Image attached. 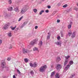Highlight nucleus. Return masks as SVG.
<instances>
[{"instance_id": "f257e3e1", "label": "nucleus", "mask_w": 78, "mask_h": 78, "mask_svg": "<svg viewBox=\"0 0 78 78\" xmlns=\"http://www.w3.org/2000/svg\"><path fill=\"white\" fill-rule=\"evenodd\" d=\"M47 68V66L46 65H44L41 66L39 69V71L40 72H44Z\"/></svg>"}, {"instance_id": "f03ea898", "label": "nucleus", "mask_w": 78, "mask_h": 78, "mask_svg": "<svg viewBox=\"0 0 78 78\" xmlns=\"http://www.w3.org/2000/svg\"><path fill=\"white\" fill-rule=\"evenodd\" d=\"M27 11V8L26 7H24L22 9H21L20 10V13L22 14H23L24 13H25L26 12V11Z\"/></svg>"}, {"instance_id": "7ed1b4c3", "label": "nucleus", "mask_w": 78, "mask_h": 78, "mask_svg": "<svg viewBox=\"0 0 78 78\" xmlns=\"http://www.w3.org/2000/svg\"><path fill=\"white\" fill-rule=\"evenodd\" d=\"M22 51L23 54H27V53H28V52H30V51H31L28 50L25 48H23Z\"/></svg>"}, {"instance_id": "20e7f679", "label": "nucleus", "mask_w": 78, "mask_h": 78, "mask_svg": "<svg viewBox=\"0 0 78 78\" xmlns=\"http://www.w3.org/2000/svg\"><path fill=\"white\" fill-rule=\"evenodd\" d=\"M37 41V39H35V40H34L33 41L30 42V45H33L36 44Z\"/></svg>"}, {"instance_id": "39448f33", "label": "nucleus", "mask_w": 78, "mask_h": 78, "mask_svg": "<svg viewBox=\"0 0 78 78\" xmlns=\"http://www.w3.org/2000/svg\"><path fill=\"white\" fill-rule=\"evenodd\" d=\"M71 65L69 64H68L66 67L65 68V69L64 71V72H66V71H67V70H68V69H69V68H70V66Z\"/></svg>"}, {"instance_id": "423d86ee", "label": "nucleus", "mask_w": 78, "mask_h": 78, "mask_svg": "<svg viewBox=\"0 0 78 78\" xmlns=\"http://www.w3.org/2000/svg\"><path fill=\"white\" fill-rule=\"evenodd\" d=\"M10 23H8L7 24H6L5 26L3 27V28L5 29V30H6V29H8V27H9V26Z\"/></svg>"}, {"instance_id": "0eeeda50", "label": "nucleus", "mask_w": 78, "mask_h": 78, "mask_svg": "<svg viewBox=\"0 0 78 78\" xmlns=\"http://www.w3.org/2000/svg\"><path fill=\"white\" fill-rule=\"evenodd\" d=\"M13 7L14 9V10L16 12H19V10L17 7L16 6H14Z\"/></svg>"}, {"instance_id": "6e6552de", "label": "nucleus", "mask_w": 78, "mask_h": 78, "mask_svg": "<svg viewBox=\"0 0 78 78\" xmlns=\"http://www.w3.org/2000/svg\"><path fill=\"white\" fill-rule=\"evenodd\" d=\"M5 62L4 61L2 62L1 64V67H2L3 69L5 68Z\"/></svg>"}, {"instance_id": "1a4fd4ad", "label": "nucleus", "mask_w": 78, "mask_h": 78, "mask_svg": "<svg viewBox=\"0 0 78 78\" xmlns=\"http://www.w3.org/2000/svg\"><path fill=\"white\" fill-rule=\"evenodd\" d=\"M62 67L60 64H58L56 69H57V70H59V69H61Z\"/></svg>"}, {"instance_id": "9d476101", "label": "nucleus", "mask_w": 78, "mask_h": 78, "mask_svg": "<svg viewBox=\"0 0 78 78\" xmlns=\"http://www.w3.org/2000/svg\"><path fill=\"white\" fill-rule=\"evenodd\" d=\"M27 24V22H25L20 27V28H23V26L24 25H25L26 24Z\"/></svg>"}, {"instance_id": "9b49d317", "label": "nucleus", "mask_w": 78, "mask_h": 78, "mask_svg": "<svg viewBox=\"0 0 78 78\" xmlns=\"http://www.w3.org/2000/svg\"><path fill=\"white\" fill-rule=\"evenodd\" d=\"M69 61V59H65V62L64 63V66H66L67 63H68V62Z\"/></svg>"}, {"instance_id": "f8f14e48", "label": "nucleus", "mask_w": 78, "mask_h": 78, "mask_svg": "<svg viewBox=\"0 0 78 78\" xmlns=\"http://www.w3.org/2000/svg\"><path fill=\"white\" fill-rule=\"evenodd\" d=\"M55 44H56V45H61V41L59 42V41H58L57 42H55Z\"/></svg>"}, {"instance_id": "ddd939ff", "label": "nucleus", "mask_w": 78, "mask_h": 78, "mask_svg": "<svg viewBox=\"0 0 78 78\" xmlns=\"http://www.w3.org/2000/svg\"><path fill=\"white\" fill-rule=\"evenodd\" d=\"M59 61H61V58H60V57H58L56 58V62H58Z\"/></svg>"}, {"instance_id": "4468645a", "label": "nucleus", "mask_w": 78, "mask_h": 78, "mask_svg": "<svg viewBox=\"0 0 78 78\" xmlns=\"http://www.w3.org/2000/svg\"><path fill=\"white\" fill-rule=\"evenodd\" d=\"M37 66V63L36 62H34L33 64V67H36Z\"/></svg>"}, {"instance_id": "2eb2a0df", "label": "nucleus", "mask_w": 78, "mask_h": 78, "mask_svg": "<svg viewBox=\"0 0 78 78\" xmlns=\"http://www.w3.org/2000/svg\"><path fill=\"white\" fill-rule=\"evenodd\" d=\"M8 10L9 11H12V7H9L8 8Z\"/></svg>"}, {"instance_id": "dca6fc26", "label": "nucleus", "mask_w": 78, "mask_h": 78, "mask_svg": "<svg viewBox=\"0 0 78 78\" xmlns=\"http://www.w3.org/2000/svg\"><path fill=\"white\" fill-rule=\"evenodd\" d=\"M75 37V32H73L71 36L72 38H74Z\"/></svg>"}, {"instance_id": "f3484780", "label": "nucleus", "mask_w": 78, "mask_h": 78, "mask_svg": "<svg viewBox=\"0 0 78 78\" xmlns=\"http://www.w3.org/2000/svg\"><path fill=\"white\" fill-rule=\"evenodd\" d=\"M30 73L32 76H33L34 75V72H33V71H31L30 72Z\"/></svg>"}, {"instance_id": "a211bd4d", "label": "nucleus", "mask_w": 78, "mask_h": 78, "mask_svg": "<svg viewBox=\"0 0 78 78\" xmlns=\"http://www.w3.org/2000/svg\"><path fill=\"white\" fill-rule=\"evenodd\" d=\"M69 64L71 66V65H72L73 64V61H69Z\"/></svg>"}, {"instance_id": "6ab92c4d", "label": "nucleus", "mask_w": 78, "mask_h": 78, "mask_svg": "<svg viewBox=\"0 0 78 78\" xmlns=\"http://www.w3.org/2000/svg\"><path fill=\"white\" fill-rule=\"evenodd\" d=\"M55 71H54V72H52L51 75V76H53V75H55Z\"/></svg>"}, {"instance_id": "aec40b11", "label": "nucleus", "mask_w": 78, "mask_h": 78, "mask_svg": "<svg viewBox=\"0 0 78 78\" xmlns=\"http://www.w3.org/2000/svg\"><path fill=\"white\" fill-rule=\"evenodd\" d=\"M48 35L47 37V40H48L50 39V33H48Z\"/></svg>"}, {"instance_id": "412c9836", "label": "nucleus", "mask_w": 78, "mask_h": 78, "mask_svg": "<svg viewBox=\"0 0 78 78\" xmlns=\"http://www.w3.org/2000/svg\"><path fill=\"white\" fill-rule=\"evenodd\" d=\"M55 78H59V74L58 73L56 74L55 75Z\"/></svg>"}, {"instance_id": "4be33fe9", "label": "nucleus", "mask_w": 78, "mask_h": 78, "mask_svg": "<svg viewBox=\"0 0 78 78\" xmlns=\"http://www.w3.org/2000/svg\"><path fill=\"white\" fill-rule=\"evenodd\" d=\"M43 12H44V10H41V11L40 12L39 14L40 15H41L43 13Z\"/></svg>"}, {"instance_id": "5701e85b", "label": "nucleus", "mask_w": 78, "mask_h": 78, "mask_svg": "<svg viewBox=\"0 0 78 78\" xmlns=\"http://www.w3.org/2000/svg\"><path fill=\"white\" fill-rule=\"evenodd\" d=\"M72 27V25L69 24L68 26V29H70L71 27Z\"/></svg>"}, {"instance_id": "b1692460", "label": "nucleus", "mask_w": 78, "mask_h": 78, "mask_svg": "<svg viewBox=\"0 0 78 78\" xmlns=\"http://www.w3.org/2000/svg\"><path fill=\"white\" fill-rule=\"evenodd\" d=\"M10 28H11V30H15V28H16V26H15L14 27H11Z\"/></svg>"}, {"instance_id": "393cba45", "label": "nucleus", "mask_w": 78, "mask_h": 78, "mask_svg": "<svg viewBox=\"0 0 78 78\" xmlns=\"http://www.w3.org/2000/svg\"><path fill=\"white\" fill-rule=\"evenodd\" d=\"M8 36L9 37H11V36H12V34H11V33L10 32L8 34Z\"/></svg>"}, {"instance_id": "a878e982", "label": "nucleus", "mask_w": 78, "mask_h": 78, "mask_svg": "<svg viewBox=\"0 0 78 78\" xmlns=\"http://www.w3.org/2000/svg\"><path fill=\"white\" fill-rule=\"evenodd\" d=\"M9 49H11L12 48V45L10 44L9 46Z\"/></svg>"}, {"instance_id": "bb28decb", "label": "nucleus", "mask_w": 78, "mask_h": 78, "mask_svg": "<svg viewBox=\"0 0 78 78\" xmlns=\"http://www.w3.org/2000/svg\"><path fill=\"white\" fill-rule=\"evenodd\" d=\"M4 16L5 17V18H7L8 17V14L7 13H5L4 14Z\"/></svg>"}, {"instance_id": "cd10ccee", "label": "nucleus", "mask_w": 78, "mask_h": 78, "mask_svg": "<svg viewBox=\"0 0 78 78\" xmlns=\"http://www.w3.org/2000/svg\"><path fill=\"white\" fill-rule=\"evenodd\" d=\"M8 2L9 4L10 5H11V4L12 3V1H11V0H9L8 1Z\"/></svg>"}, {"instance_id": "c85d7f7f", "label": "nucleus", "mask_w": 78, "mask_h": 78, "mask_svg": "<svg viewBox=\"0 0 78 78\" xmlns=\"http://www.w3.org/2000/svg\"><path fill=\"white\" fill-rule=\"evenodd\" d=\"M23 16H22L19 20H18V22H20V20H22V19H23Z\"/></svg>"}, {"instance_id": "c756f323", "label": "nucleus", "mask_w": 78, "mask_h": 78, "mask_svg": "<svg viewBox=\"0 0 78 78\" xmlns=\"http://www.w3.org/2000/svg\"><path fill=\"white\" fill-rule=\"evenodd\" d=\"M39 45L40 46H41V45H42V41H41L40 42Z\"/></svg>"}, {"instance_id": "7c9ffc66", "label": "nucleus", "mask_w": 78, "mask_h": 78, "mask_svg": "<svg viewBox=\"0 0 78 78\" xmlns=\"http://www.w3.org/2000/svg\"><path fill=\"white\" fill-rule=\"evenodd\" d=\"M33 11L34 12H35L36 13L37 12V10L36 9H33Z\"/></svg>"}, {"instance_id": "2f4dec72", "label": "nucleus", "mask_w": 78, "mask_h": 78, "mask_svg": "<svg viewBox=\"0 0 78 78\" xmlns=\"http://www.w3.org/2000/svg\"><path fill=\"white\" fill-rule=\"evenodd\" d=\"M24 61L25 62H28V59H27V58H25Z\"/></svg>"}, {"instance_id": "473e14b6", "label": "nucleus", "mask_w": 78, "mask_h": 78, "mask_svg": "<svg viewBox=\"0 0 78 78\" xmlns=\"http://www.w3.org/2000/svg\"><path fill=\"white\" fill-rule=\"evenodd\" d=\"M65 58H66V59H68L69 58H70V56H66Z\"/></svg>"}, {"instance_id": "72a5a7b5", "label": "nucleus", "mask_w": 78, "mask_h": 78, "mask_svg": "<svg viewBox=\"0 0 78 78\" xmlns=\"http://www.w3.org/2000/svg\"><path fill=\"white\" fill-rule=\"evenodd\" d=\"M29 64L30 67H33V63H29Z\"/></svg>"}, {"instance_id": "f704fd0d", "label": "nucleus", "mask_w": 78, "mask_h": 78, "mask_svg": "<svg viewBox=\"0 0 78 78\" xmlns=\"http://www.w3.org/2000/svg\"><path fill=\"white\" fill-rule=\"evenodd\" d=\"M33 50L34 51H36L37 50H38V48H34Z\"/></svg>"}, {"instance_id": "c9c22d12", "label": "nucleus", "mask_w": 78, "mask_h": 78, "mask_svg": "<svg viewBox=\"0 0 78 78\" xmlns=\"http://www.w3.org/2000/svg\"><path fill=\"white\" fill-rule=\"evenodd\" d=\"M68 34L69 35V36H70L72 35V32L70 31L69 32Z\"/></svg>"}, {"instance_id": "e433bc0d", "label": "nucleus", "mask_w": 78, "mask_h": 78, "mask_svg": "<svg viewBox=\"0 0 78 78\" xmlns=\"http://www.w3.org/2000/svg\"><path fill=\"white\" fill-rule=\"evenodd\" d=\"M17 73H19V74H21V72H20L19 70L17 69Z\"/></svg>"}, {"instance_id": "4c0bfd02", "label": "nucleus", "mask_w": 78, "mask_h": 78, "mask_svg": "<svg viewBox=\"0 0 78 78\" xmlns=\"http://www.w3.org/2000/svg\"><path fill=\"white\" fill-rule=\"evenodd\" d=\"M67 4H65L63 6V8H66V7H67Z\"/></svg>"}, {"instance_id": "58836bf2", "label": "nucleus", "mask_w": 78, "mask_h": 78, "mask_svg": "<svg viewBox=\"0 0 78 78\" xmlns=\"http://www.w3.org/2000/svg\"><path fill=\"white\" fill-rule=\"evenodd\" d=\"M57 38L58 40H59V39H60L61 38V37H60V36H58L57 37Z\"/></svg>"}, {"instance_id": "ea45409f", "label": "nucleus", "mask_w": 78, "mask_h": 78, "mask_svg": "<svg viewBox=\"0 0 78 78\" xmlns=\"http://www.w3.org/2000/svg\"><path fill=\"white\" fill-rule=\"evenodd\" d=\"M11 59V58H7V60L8 61H10Z\"/></svg>"}, {"instance_id": "a19ab883", "label": "nucleus", "mask_w": 78, "mask_h": 78, "mask_svg": "<svg viewBox=\"0 0 78 78\" xmlns=\"http://www.w3.org/2000/svg\"><path fill=\"white\" fill-rule=\"evenodd\" d=\"M61 37H63V33L62 32H61Z\"/></svg>"}, {"instance_id": "79ce46f5", "label": "nucleus", "mask_w": 78, "mask_h": 78, "mask_svg": "<svg viewBox=\"0 0 78 78\" xmlns=\"http://www.w3.org/2000/svg\"><path fill=\"white\" fill-rule=\"evenodd\" d=\"M48 12H49V10H45V12H46V13H48Z\"/></svg>"}, {"instance_id": "37998d69", "label": "nucleus", "mask_w": 78, "mask_h": 78, "mask_svg": "<svg viewBox=\"0 0 78 78\" xmlns=\"http://www.w3.org/2000/svg\"><path fill=\"white\" fill-rule=\"evenodd\" d=\"M2 43V40H0V45H1Z\"/></svg>"}, {"instance_id": "c03bdc74", "label": "nucleus", "mask_w": 78, "mask_h": 78, "mask_svg": "<svg viewBox=\"0 0 78 78\" xmlns=\"http://www.w3.org/2000/svg\"><path fill=\"white\" fill-rule=\"evenodd\" d=\"M37 28H38V27L37 26H36L35 27V28L36 29H37Z\"/></svg>"}, {"instance_id": "a18cd8bd", "label": "nucleus", "mask_w": 78, "mask_h": 78, "mask_svg": "<svg viewBox=\"0 0 78 78\" xmlns=\"http://www.w3.org/2000/svg\"><path fill=\"white\" fill-rule=\"evenodd\" d=\"M48 8L49 9L50 8H51V6L50 5H48Z\"/></svg>"}, {"instance_id": "49530a36", "label": "nucleus", "mask_w": 78, "mask_h": 78, "mask_svg": "<svg viewBox=\"0 0 78 78\" xmlns=\"http://www.w3.org/2000/svg\"><path fill=\"white\" fill-rule=\"evenodd\" d=\"M57 23H59L60 22V20H57Z\"/></svg>"}, {"instance_id": "de8ad7c7", "label": "nucleus", "mask_w": 78, "mask_h": 78, "mask_svg": "<svg viewBox=\"0 0 78 78\" xmlns=\"http://www.w3.org/2000/svg\"><path fill=\"white\" fill-rule=\"evenodd\" d=\"M51 68H53V65H52L51 66Z\"/></svg>"}, {"instance_id": "09e8293b", "label": "nucleus", "mask_w": 78, "mask_h": 78, "mask_svg": "<svg viewBox=\"0 0 78 78\" xmlns=\"http://www.w3.org/2000/svg\"><path fill=\"white\" fill-rule=\"evenodd\" d=\"M70 24H69V25H72V24H73L72 22L71 21L70 22Z\"/></svg>"}, {"instance_id": "8fccbe9b", "label": "nucleus", "mask_w": 78, "mask_h": 78, "mask_svg": "<svg viewBox=\"0 0 78 78\" xmlns=\"http://www.w3.org/2000/svg\"><path fill=\"white\" fill-rule=\"evenodd\" d=\"M13 78H16V76L15 75H13Z\"/></svg>"}, {"instance_id": "3c124183", "label": "nucleus", "mask_w": 78, "mask_h": 78, "mask_svg": "<svg viewBox=\"0 0 78 78\" xmlns=\"http://www.w3.org/2000/svg\"><path fill=\"white\" fill-rule=\"evenodd\" d=\"M77 9V8H75L74 9L75 10H76H76H77V9Z\"/></svg>"}, {"instance_id": "603ef678", "label": "nucleus", "mask_w": 78, "mask_h": 78, "mask_svg": "<svg viewBox=\"0 0 78 78\" xmlns=\"http://www.w3.org/2000/svg\"><path fill=\"white\" fill-rule=\"evenodd\" d=\"M15 75H16V76H17V73H15Z\"/></svg>"}, {"instance_id": "864d4df0", "label": "nucleus", "mask_w": 78, "mask_h": 78, "mask_svg": "<svg viewBox=\"0 0 78 78\" xmlns=\"http://www.w3.org/2000/svg\"><path fill=\"white\" fill-rule=\"evenodd\" d=\"M75 74H74L73 75H72V77H73V76H75Z\"/></svg>"}, {"instance_id": "5fc2aeb1", "label": "nucleus", "mask_w": 78, "mask_h": 78, "mask_svg": "<svg viewBox=\"0 0 78 78\" xmlns=\"http://www.w3.org/2000/svg\"><path fill=\"white\" fill-rule=\"evenodd\" d=\"M69 78H72V77H70Z\"/></svg>"}, {"instance_id": "6e6d98bb", "label": "nucleus", "mask_w": 78, "mask_h": 78, "mask_svg": "<svg viewBox=\"0 0 78 78\" xmlns=\"http://www.w3.org/2000/svg\"><path fill=\"white\" fill-rule=\"evenodd\" d=\"M77 6H78V3L77 4Z\"/></svg>"}, {"instance_id": "4d7b16f0", "label": "nucleus", "mask_w": 78, "mask_h": 78, "mask_svg": "<svg viewBox=\"0 0 78 78\" xmlns=\"http://www.w3.org/2000/svg\"><path fill=\"white\" fill-rule=\"evenodd\" d=\"M43 1H44V0H42Z\"/></svg>"}, {"instance_id": "13d9d810", "label": "nucleus", "mask_w": 78, "mask_h": 78, "mask_svg": "<svg viewBox=\"0 0 78 78\" xmlns=\"http://www.w3.org/2000/svg\"><path fill=\"white\" fill-rule=\"evenodd\" d=\"M1 17V16L0 15V17Z\"/></svg>"}, {"instance_id": "bf43d9fd", "label": "nucleus", "mask_w": 78, "mask_h": 78, "mask_svg": "<svg viewBox=\"0 0 78 78\" xmlns=\"http://www.w3.org/2000/svg\"><path fill=\"white\" fill-rule=\"evenodd\" d=\"M67 37L66 36V37H67Z\"/></svg>"}]
</instances>
